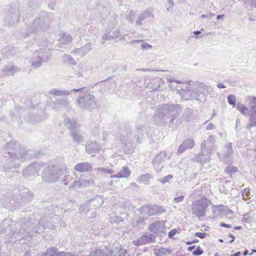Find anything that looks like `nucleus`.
Instances as JSON below:
<instances>
[{
	"mask_svg": "<svg viewBox=\"0 0 256 256\" xmlns=\"http://www.w3.org/2000/svg\"><path fill=\"white\" fill-rule=\"evenodd\" d=\"M35 227L32 218H23L16 224L5 219L0 223V237L4 238L5 242L14 243L27 236Z\"/></svg>",
	"mask_w": 256,
	"mask_h": 256,
	"instance_id": "f257e3e1",
	"label": "nucleus"
},
{
	"mask_svg": "<svg viewBox=\"0 0 256 256\" xmlns=\"http://www.w3.org/2000/svg\"><path fill=\"white\" fill-rule=\"evenodd\" d=\"M53 15L52 14H40L36 18L32 24L28 26L26 32H22L24 38L31 34H36L48 29L52 21Z\"/></svg>",
	"mask_w": 256,
	"mask_h": 256,
	"instance_id": "f03ea898",
	"label": "nucleus"
},
{
	"mask_svg": "<svg viewBox=\"0 0 256 256\" xmlns=\"http://www.w3.org/2000/svg\"><path fill=\"white\" fill-rule=\"evenodd\" d=\"M182 111V107L178 104H164L160 106L154 118L156 120L160 118L162 122L169 120L172 123Z\"/></svg>",
	"mask_w": 256,
	"mask_h": 256,
	"instance_id": "7ed1b4c3",
	"label": "nucleus"
},
{
	"mask_svg": "<svg viewBox=\"0 0 256 256\" xmlns=\"http://www.w3.org/2000/svg\"><path fill=\"white\" fill-rule=\"evenodd\" d=\"M71 92H78L79 95L76 100V104L80 108L91 110L96 106V100L95 96L87 92L85 87L72 88Z\"/></svg>",
	"mask_w": 256,
	"mask_h": 256,
	"instance_id": "20e7f679",
	"label": "nucleus"
},
{
	"mask_svg": "<svg viewBox=\"0 0 256 256\" xmlns=\"http://www.w3.org/2000/svg\"><path fill=\"white\" fill-rule=\"evenodd\" d=\"M28 6L19 4H14L10 6L8 12L4 18V25L6 26H14L18 22L22 14H28L30 8Z\"/></svg>",
	"mask_w": 256,
	"mask_h": 256,
	"instance_id": "39448f33",
	"label": "nucleus"
},
{
	"mask_svg": "<svg viewBox=\"0 0 256 256\" xmlns=\"http://www.w3.org/2000/svg\"><path fill=\"white\" fill-rule=\"evenodd\" d=\"M6 150L8 152H4V156L10 158L13 160L23 162L28 157V151L22 148L15 140H10L8 142Z\"/></svg>",
	"mask_w": 256,
	"mask_h": 256,
	"instance_id": "423d86ee",
	"label": "nucleus"
},
{
	"mask_svg": "<svg viewBox=\"0 0 256 256\" xmlns=\"http://www.w3.org/2000/svg\"><path fill=\"white\" fill-rule=\"evenodd\" d=\"M120 140L124 145L128 152H130L134 148L132 138V130L128 124H122L120 125Z\"/></svg>",
	"mask_w": 256,
	"mask_h": 256,
	"instance_id": "0eeeda50",
	"label": "nucleus"
},
{
	"mask_svg": "<svg viewBox=\"0 0 256 256\" xmlns=\"http://www.w3.org/2000/svg\"><path fill=\"white\" fill-rule=\"evenodd\" d=\"M208 206L206 198H202L192 202L191 206L192 213L200 218L205 216Z\"/></svg>",
	"mask_w": 256,
	"mask_h": 256,
	"instance_id": "6e6552de",
	"label": "nucleus"
},
{
	"mask_svg": "<svg viewBox=\"0 0 256 256\" xmlns=\"http://www.w3.org/2000/svg\"><path fill=\"white\" fill-rule=\"evenodd\" d=\"M12 192L13 196L16 197L19 202V204L20 201L26 202H29L33 197V194L26 188H15L12 190Z\"/></svg>",
	"mask_w": 256,
	"mask_h": 256,
	"instance_id": "1a4fd4ad",
	"label": "nucleus"
},
{
	"mask_svg": "<svg viewBox=\"0 0 256 256\" xmlns=\"http://www.w3.org/2000/svg\"><path fill=\"white\" fill-rule=\"evenodd\" d=\"M246 100L249 102L250 118V122L246 126V128L250 130L256 126V97L248 96Z\"/></svg>",
	"mask_w": 256,
	"mask_h": 256,
	"instance_id": "9d476101",
	"label": "nucleus"
},
{
	"mask_svg": "<svg viewBox=\"0 0 256 256\" xmlns=\"http://www.w3.org/2000/svg\"><path fill=\"white\" fill-rule=\"evenodd\" d=\"M140 212L144 216H152L158 214H162L166 209L161 206L156 204L144 206L140 208Z\"/></svg>",
	"mask_w": 256,
	"mask_h": 256,
	"instance_id": "9b49d317",
	"label": "nucleus"
},
{
	"mask_svg": "<svg viewBox=\"0 0 256 256\" xmlns=\"http://www.w3.org/2000/svg\"><path fill=\"white\" fill-rule=\"evenodd\" d=\"M170 158V156H168L167 152L165 150L161 151L156 155L152 162L156 170L158 172L160 171L163 168L164 164Z\"/></svg>",
	"mask_w": 256,
	"mask_h": 256,
	"instance_id": "f8f14e48",
	"label": "nucleus"
},
{
	"mask_svg": "<svg viewBox=\"0 0 256 256\" xmlns=\"http://www.w3.org/2000/svg\"><path fill=\"white\" fill-rule=\"evenodd\" d=\"M43 53V49H40L34 52L30 61L32 68H38L42 66V62L47 60V58L44 56Z\"/></svg>",
	"mask_w": 256,
	"mask_h": 256,
	"instance_id": "ddd939ff",
	"label": "nucleus"
},
{
	"mask_svg": "<svg viewBox=\"0 0 256 256\" xmlns=\"http://www.w3.org/2000/svg\"><path fill=\"white\" fill-rule=\"evenodd\" d=\"M44 173L45 174L49 176H54L56 174L64 175L65 176H68L65 168L58 169L53 164H49L48 167L45 168Z\"/></svg>",
	"mask_w": 256,
	"mask_h": 256,
	"instance_id": "4468645a",
	"label": "nucleus"
},
{
	"mask_svg": "<svg viewBox=\"0 0 256 256\" xmlns=\"http://www.w3.org/2000/svg\"><path fill=\"white\" fill-rule=\"evenodd\" d=\"M154 9L152 8H148L141 12L138 16L136 20V24L137 26H140L142 24V22L148 18H154Z\"/></svg>",
	"mask_w": 256,
	"mask_h": 256,
	"instance_id": "2eb2a0df",
	"label": "nucleus"
},
{
	"mask_svg": "<svg viewBox=\"0 0 256 256\" xmlns=\"http://www.w3.org/2000/svg\"><path fill=\"white\" fill-rule=\"evenodd\" d=\"M179 94L182 95V98L184 100L192 99L198 100L200 96L198 92L188 88L180 90Z\"/></svg>",
	"mask_w": 256,
	"mask_h": 256,
	"instance_id": "dca6fc26",
	"label": "nucleus"
},
{
	"mask_svg": "<svg viewBox=\"0 0 256 256\" xmlns=\"http://www.w3.org/2000/svg\"><path fill=\"white\" fill-rule=\"evenodd\" d=\"M51 106L53 109L60 110L62 108L70 110L72 109L70 104V102L67 98H58L51 104Z\"/></svg>",
	"mask_w": 256,
	"mask_h": 256,
	"instance_id": "f3484780",
	"label": "nucleus"
},
{
	"mask_svg": "<svg viewBox=\"0 0 256 256\" xmlns=\"http://www.w3.org/2000/svg\"><path fill=\"white\" fill-rule=\"evenodd\" d=\"M148 230L154 234L159 235L161 233H164L166 230L164 221H157L150 224Z\"/></svg>",
	"mask_w": 256,
	"mask_h": 256,
	"instance_id": "a211bd4d",
	"label": "nucleus"
},
{
	"mask_svg": "<svg viewBox=\"0 0 256 256\" xmlns=\"http://www.w3.org/2000/svg\"><path fill=\"white\" fill-rule=\"evenodd\" d=\"M88 203L84 202L79 208V212L84 214L89 218H92L96 216V208L90 206Z\"/></svg>",
	"mask_w": 256,
	"mask_h": 256,
	"instance_id": "6ab92c4d",
	"label": "nucleus"
},
{
	"mask_svg": "<svg viewBox=\"0 0 256 256\" xmlns=\"http://www.w3.org/2000/svg\"><path fill=\"white\" fill-rule=\"evenodd\" d=\"M12 198L14 196H12ZM2 206L6 208L13 211L19 206V202L18 200H15L12 196L4 197L1 200Z\"/></svg>",
	"mask_w": 256,
	"mask_h": 256,
	"instance_id": "aec40b11",
	"label": "nucleus"
},
{
	"mask_svg": "<svg viewBox=\"0 0 256 256\" xmlns=\"http://www.w3.org/2000/svg\"><path fill=\"white\" fill-rule=\"evenodd\" d=\"M112 250L108 247L105 246L92 250L88 256H112Z\"/></svg>",
	"mask_w": 256,
	"mask_h": 256,
	"instance_id": "412c9836",
	"label": "nucleus"
},
{
	"mask_svg": "<svg viewBox=\"0 0 256 256\" xmlns=\"http://www.w3.org/2000/svg\"><path fill=\"white\" fill-rule=\"evenodd\" d=\"M148 130V128L145 125L142 124L136 125L134 138L136 139L138 144L142 143V137L144 134H147Z\"/></svg>",
	"mask_w": 256,
	"mask_h": 256,
	"instance_id": "4be33fe9",
	"label": "nucleus"
},
{
	"mask_svg": "<svg viewBox=\"0 0 256 256\" xmlns=\"http://www.w3.org/2000/svg\"><path fill=\"white\" fill-rule=\"evenodd\" d=\"M211 154L210 150L200 148V152L195 158L197 162L204 164L210 160Z\"/></svg>",
	"mask_w": 256,
	"mask_h": 256,
	"instance_id": "5701e85b",
	"label": "nucleus"
},
{
	"mask_svg": "<svg viewBox=\"0 0 256 256\" xmlns=\"http://www.w3.org/2000/svg\"><path fill=\"white\" fill-rule=\"evenodd\" d=\"M40 169V165L37 163H32L23 170V176L38 175Z\"/></svg>",
	"mask_w": 256,
	"mask_h": 256,
	"instance_id": "b1692460",
	"label": "nucleus"
},
{
	"mask_svg": "<svg viewBox=\"0 0 256 256\" xmlns=\"http://www.w3.org/2000/svg\"><path fill=\"white\" fill-rule=\"evenodd\" d=\"M216 138L212 134H210L206 140H204L200 145V148L208 149L212 151L215 148Z\"/></svg>",
	"mask_w": 256,
	"mask_h": 256,
	"instance_id": "393cba45",
	"label": "nucleus"
},
{
	"mask_svg": "<svg viewBox=\"0 0 256 256\" xmlns=\"http://www.w3.org/2000/svg\"><path fill=\"white\" fill-rule=\"evenodd\" d=\"M88 179L81 178H79L78 180H75L74 182V189L78 188L81 187H85L90 186H92L93 184L94 180L88 177Z\"/></svg>",
	"mask_w": 256,
	"mask_h": 256,
	"instance_id": "a878e982",
	"label": "nucleus"
},
{
	"mask_svg": "<svg viewBox=\"0 0 256 256\" xmlns=\"http://www.w3.org/2000/svg\"><path fill=\"white\" fill-rule=\"evenodd\" d=\"M56 216L54 213H50L47 215V212L46 213V215L43 217L41 218L38 222V224L37 226L38 230H44L48 226V222H50L54 216Z\"/></svg>",
	"mask_w": 256,
	"mask_h": 256,
	"instance_id": "bb28decb",
	"label": "nucleus"
},
{
	"mask_svg": "<svg viewBox=\"0 0 256 256\" xmlns=\"http://www.w3.org/2000/svg\"><path fill=\"white\" fill-rule=\"evenodd\" d=\"M156 236L151 233L147 232L142 235L138 240V244L142 245L154 242L156 239Z\"/></svg>",
	"mask_w": 256,
	"mask_h": 256,
	"instance_id": "cd10ccee",
	"label": "nucleus"
},
{
	"mask_svg": "<svg viewBox=\"0 0 256 256\" xmlns=\"http://www.w3.org/2000/svg\"><path fill=\"white\" fill-rule=\"evenodd\" d=\"M24 109L18 107H16L10 112V117L13 121L17 122V126H20V120Z\"/></svg>",
	"mask_w": 256,
	"mask_h": 256,
	"instance_id": "c85d7f7f",
	"label": "nucleus"
},
{
	"mask_svg": "<svg viewBox=\"0 0 256 256\" xmlns=\"http://www.w3.org/2000/svg\"><path fill=\"white\" fill-rule=\"evenodd\" d=\"M194 145V142L192 139H186L178 148V153L182 154L187 149H192Z\"/></svg>",
	"mask_w": 256,
	"mask_h": 256,
	"instance_id": "c756f323",
	"label": "nucleus"
},
{
	"mask_svg": "<svg viewBox=\"0 0 256 256\" xmlns=\"http://www.w3.org/2000/svg\"><path fill=\"white\" fill-rule=\"evenodd\" d=\"M20 68L16 66L10 64L4 67L2 72V76H12L16 72L20 71Z\"/></svg>",
	"mask_w": 256,
	"mask_h": 256,
	"instance_id": "7c9ffc66",
	"label": "nucleus"
},
{
	"mask_svg": "<svg viewBox=\"0 0 256 256\" xmlns=\"http://www.w3.org/2000/svg\"><path fill=\"white\" fill-rule=\"evenodd\" d=\"M144 84L152 90L154 91L158 89L162 84V82L159 78H156L152 80H145Z\"/></svg>",
	"mask_w": 256,
	"mask_h": 256,
	"instance_id": "2f4dec72",
	"label": "nucleus"
},
{
	"mask_svg": "<svg viewBox=\"0 0 256 256\" xmlns=\"http://www.w3.org/2000/svg\"><path fill=\"white\" fill-rule=\"evenodd\" d=\"M74 170L80 172H90L92 170V168L90 163L81 162L75 166Z\"/></svg>",
	"mask_w": 256,
	"mask_h": 256,
	"instance_id": "473e14b6",
	"label": "nucleus"
},
{
	"mask_svg": "<svg viewBox=\"0 0 256 256\" xmlns=\"http://www.w3.org/2000/svg\"><path fill=\"white\" fill-rule=\"evenodd\" d=\"M86 202L88 203L90 205V206L97 208L101 206L102 204L104 203V200L102 196L97 195L94 198L90 199Z\"/></svg>",
	"mask_w": 256,
	"mask_h": 256,
	"instance_id": "72a5a7b5",
	"label": "nucleus"
},
{
	"mask_svg": "<svg viewBox=\"0 0 256 256\" xmlns=\"http://www.w3.org/2000/svg\"><path fill=\"white\" fill-rule=\"evenodd\" d=\"M70 135L72 138L74 142L76 144H80L84 141V136L80 133L78 128L70 132Z\"/></svg>",
	"mask_w": 256,
	"mask_h": 256,
	"instance_id": "f704fd0d",
	"label": "nucleus"
},
{
	"mask_svg": "<svg viewBox=\"0 0 256 256\" xmlns=\"http://www.w3.org/2000/svg\"><path fill=\"white\" fill-rule=\"evenodd\" d=\"M64 124L70 130V132L78 128L79 127L76 120L74 119H70L68 118H65L64 120Z\"/></svg>",
	"mask_w": 256,
	"mask_h": 256,
	"instance_id": "c9c22d12",
	"label": "nucleus"
},
{
	"mask_svg": "<svg viewBox=\"0 0 256 256\" xmlns=\"http://www.w3.org/2000/svg\"><path fill=\"white\" fill-rule=\"evenodd\" d=\"M100 149V146L96 142H90L86 146V150L89 154L96 152Z\"/></svg>",
	"mask_w": 256,
	"mask_h": 256,
	"instance_id": "e433bc0d",
	"label": "nucleus"
},
{
	"mask_svg": "<svg viewBox=\"0 0 256 256\" xmlns=\"http://www.w3.org/2000/svg\"><path fill=\"white\" fill-rule=\"evenodd\" d=\"M71 92V90L68 91L66 90H60L57 88H52L50 90L49 94L56 96H62L69 95Z\"/></svg>",
	"mask_w": 256,
	"mask_h": 256,
	"instance_id": "4c0bfd02",
	"label": "nucleus"
},
{
	"mask_svg": "<svg viewBox=\"0 0 256 256\" xmlns=\"http://www.w3.org/2000/svg\"><path fill=\"white\" fill-rule=\"evenodd\" d=\"M109 220L112 224H116L120 222H122V218L118 216V214L114 212H111L109 214Z\"/></svg>",
	"mask_w": 256,
	"mask_h": 256,
	"instance_id": "58836bf2",
	"label": "nucleus"
},
{
	"mask_svg": "<svg viewBox=\"0 0 256 256\" xmlns=\"http://www.w3.org/2000/svg\"><path fill=\"white\" fill-rule=\"evenodd\" d=\"M97 12L100 14L102 18H104L109 13L108 8L102 4L98 6Z\"/></svg>",
	"mask_w": 256,
	"mask_h": 256,
	"instance_id": "ea45409f",
	"label": "nucleus"
},
{
	"mask_svg": "<svg viewBox=\"0 0 256 256\" xmlns=\"http://www.w3.org/2000/svg\"><path fill=\"white\" fill-rule=\"evenodd\" d=\"M170 250L164 248H160L154 250V254L156 256H164L170 254Z\"/></svg>",
	"mask_w": 256,
	"mask_h": 256,
	"instance_id": "a19ab883",
	"label": "nucleus"
},
{
	"mask_svg": "<svg viewBox=\"0 0 256 256\" xmlns=\"http://www.w3.org/2000/svg\"><path fill=\"white\" fill-rule=\"evenodd\" d=\"M72 36L70 34L64 33L60 39V42L63 44H69L72 42Z\"/></svg>",
	"mask_w": 256,
	"mask_h": 256,
	"instance_id": "79ce46f5",
	"label": "nucleus"
},
{
	"mask_svg": "<svg viewBox=\"0 0 256 256\" xmlns=\"http://www.w3.org/2000/svg\"><path fill=\"white\" fill-rule=\"evenodd\" d=\"M210 88V86H206L204 84H200L198 86L197 92L200 94L204 95H207L208 94V89Z\"/></svg>",
	"mask_w": 256,
	"mask_h": 256,
	"instance_id": "37998d69",
	"label": "nucleus"
},
{
	"mask_svg": "<svg viewBox=\"0 0 256 256\" xmlns=\"http://www.w3.org/2000/svg\"><path fill=\"white\" fill-rule=\"evenodd\" d=\"M233 150L231 143H228L224 147V157L225 158H228L232 153Z\"/></svg>",
	"mask_w": 256,
	"mask_h": 256,
	"instance_id": "c03bdc74",
	"label": "nucleus"
},
{
	"mask_svg": "<svg viewBox=\"0 0 256 256\" xmlns=\"http://www.w3.org/2000/svg\"><path fill=\"white\" fill-rule=\"evenodd\" d=\"M98 171L97 174L100 175H110L113 174V170L104 168H99L96 170Z\"/></svg>",
	"mask_w": 256,
	"mask_h": 256,
	"instance_id": "a18cd8bd",
	"label": "nucleus"
},
{
	"mask_svg": "<svg viewBox=\"0 0 256 256\" xmlns=\"http://www.w3.org/2000/svg\"><path fill=\"white\" fill-rule=\"evenodd\" d=\"M96 43L95 40L92 42H88L85 45L82 46L84 52L86 54L92 50V48L94 46Z\"/></svg>",
	"mask_w": 256,
	"mask_h": 256,
	"instance_id": "49530a36",
	"label": "nucleus"
},
{
	"mask_svg": "<svg viewBox=\"0 0 256 256\" xmlns=\"http://www.w3.org/2000/svg\"><path fill=\"white\" fill-rule=\"evenodd\" d=\"M236 108L240 112V113L244 116H247L248 114V108L244 104L238 102L236 104Z\"/></svg>",
	"mask_w": 256,
	"mask_h": 256,
	"instance_id": "de8ad7c7",
	"label": "nucleus"
},
{
	"mask_svg": "<svg viewBox=\"0 0 256 256\" xmlns=\"http://www.w3.org/2000/svg\"><path fill=\"white\" fill-rule=\"evenodd\" d=\"M46 252L48 256H58V252L57 248L54 246L48 248Z\"/></svg>",
	"mask_w": 256,
	"mask_h": 256,
	"instance_id": "09e8293b",
	"label": "nucleus"
},
{
	"mask_svg": "<svg viewBox=\"0 0 256 256\" xmlns=\"http://www.w3.org/2000/svg\"><path fill=\"white\" fill-rule=\"evenodd\" d=\"M225 174H228L230 176L234 174L236 172H238V169L236 167L232 166H228L224 170Z\"/></svg>",
	"mask_w": 256,
	"mask_h": 256,
	"instance_id": "8fccbe9b",
	"label": "nucleus"
},
{
	"mask_svg": "<svg viewBox=\"0 0 256 256\" xmlns=\"http://www.w3.org/2000/svg\"><path fill=\"white\" fill-rule=\"evenodd\" d=\"M130 170H129L127 166H124L122 170L118 174H114L112 176H130Z\"/></svg>",
	"mask_w": 256,
	"mask_h": 256,
	"instance_id": "3c124183",
	"label": "nucleus"
},
{
	"mask_svg": "<svg viewBox=\"0 0 256 256\" xmlns=\"http://www.w3.org/2000/svg\"><path fill=\"white\" fill-rule=\"evenodd\" d=\"M118 16L117 15L114 14L111 20L109 22V27L110 28H113L118 24Z\"/></svg>",
	"mask_w": 256,
	"mask_h": 256,
	"instance_id": "603ef678",
	"label": "nucleus"
},
{
	"mask_svg": "<svg viewBox=\"0 0 256 256\" xmlns=\"http://www.w3.org/2000/svg\"><path fill=\"white\" fill-rule=\"evenodd\" d=\"M72 53L74 54L76 56H80L81 57L84 56L86 55V54L84 52L82 46L80 48L74 49L72 51Z\"/></svg>",
	"mask_w": 256,
	"mask_h": 256,
	"instance_id": "864d4df0",
	"label": "nucleus"
},
{
	"mask_svg": "<svg viewBox=\"0 0 256 256\" xmlns=\"http://www.w3.org/2000/svg\"><path fill=\"white\" fill-rule=\"evenodd\" d=\"M136 13L134 11H130L126 15V19L130 22H134L136 19Z\"/></svg>",
	"mask_w": 256,
	"mask_h": 256,
	"instance_id": "5fc2aeb1",
	"label": "nucleus"
},
{
	"mask_svg": "<svg viewBox=\"0 0 256 256\" xmlns=\"http://www.w3.org/2000/svg\"><path fill=\"white\" fill-rule=\"evenodd\" d=\"M228 101L230 104L232 105L233 107L236 106V98L233 94H230L228 97Z\"/></svg>",
	"mask_w": 256,
	"mask_h": 256,
	"instance_id": "6e6d98bb",
	"label": "nucleus"
},
{
	"mask_svg": "<svg viewBox=\"0 0 256 256\" xmlns=\"http://www.w3.org/2000/svg\"><path fill=\"white\" fill-rule=\"evenodd\" d=\"M121 206L124 209H130V208L132 207V206L130 204V202L128 200H122V202L120 203Z\"/></svg>",
	"mask_w": 256,
	"mask_h": 256,
	"instance_id": "4d7b16f0",
	"label": "nucleus"
},
{
	"mask_svg": "<svg viewBox=\"0 0 256 256\" xmlns=\"http://www.w3.org/2000/svg\"><path fill=\"white\" fill-rule=\"evenodd\" d=\"M204 252L203 250L200 246H198L196 250L192 252V255L194 256H200Z\"/></svg>",
	"mask_w": 256,
	"mask_h": 256,
	"instance_id": "13d9d810",
	"label": "nucleus"
},
{
	"mask_svg": "<svg viewBox=\"0 0 256 256\" xmlns=\"http://www.w3.org/2000/svg\"><path fill=\"white\" fill-rule=\"evenodd\" d=\"M145 222V220L144 218H140L136 222L133 223V226L136 227L139 226L140 224H142Z\"/></svg>",
	"mask_w": 256,
	"mask_h": 256,
	"instance_id": "bf43d9fd",
	"label": "nucleus"
},
{
	"mask_svg": "<svg viewBox=\"0 0 256 256\" xmlns=\"http://www.w3.org/2000/svg\"><path fill=\"white\" fill-rule=\"evenodd\" d=\"M149 177H140L138 181L139 182H144L146 184H149Z\"/></svg>",
	"mask_w": 256,
	"mask_h": 256,
	"instance_id": "052dcab7",
	"label": "nucleus"
},
{
	"mask_svg": "<svg viewBox=\"0 0 256 256\" xmlns=\"http://www.w3.org/2000/svg\"><path fill=\"white\" fill-rule=\"evenodd\" d=\"M58 256H77L71 252H58Z\"/></svg>",
	"mask_w": 256,
	"mask_h": 256,
	"instance_id": "680f3d73",
	"label": "nucleus"
},
{
	"mask_svg": "<svg viewBox=\"0 0 256 256\" xmlns=\"http://www.w3.org/2000/svg\"><path fill=\"white\" fill-rule=\"evenodd\" d=\"M64 58L65 60L68 61V62L76 64L74 58L70 56L64 55Z\"/></svg>",
	"mask_w": 256,
	"mask_h": 256,
	"instance_id": "e2e57ef3",
	"label": "nucleus"
},
{
	"mask_svg": "<svg viewBox=\"0 0 256 256\" xmlns=\"http://www.w3.org/2000/svg\"><path fill=\"white\" fill-rule=\"evenodd\" d=\"M112 35L110 32L106 33L102 36V39L104 40H110L114 39Z\"/></svg>",
	"mask_w": 256,
	"mask_h": 256,
	"instance_id": "0e129e2a",
	"label": "nucleus"
},
{
	"mask_svg": "<svg viewBox=\"0 0 256 256\" xmlns=\"http://www.w3.org/2000/svg\"><path fill=\"white\" fill-rule=\"evenodd\" d=\"M141 47L142 50H146L148 49L152 48V46L147 43L146 42H142V44H141Z\"/></svg>",
	"mask_w": 256,
	"mask_h": 256,
	"instance_id": "69168bd1",
	"label": "nucleus"
},
{
	"mask_svg": "<svg viewBox=\"0 0 256 256\" xmlns=\"http://www.w3.org/2000/svg\"><path fill=\"white\" fill-rule=\"evenodd\" d=\"M184 199V196H180L178 197L174 198V202L176 203H180L183 201Z\"/></svg>",
	"mask_w": 256,
	"mask_h": 256,
	"instance_id": "338daca9",
	"label": "nucleus"
},
{
	"mask_svg": "<svg viewBox=\"0 0 256 256\" xmlns=\"http://www.w3.org/2000/svg\"><path fill=\"white\" fill-rule=\"evenodd\" d=\"M206 234L205 232H197L194 234V236L202 239L206 237Z\"/></svg>",
	"mask_w": 256,
	"mask_h": 256,
	"instance_id": "774afa93",
	"label": "nucleus"
}]
</instances>
